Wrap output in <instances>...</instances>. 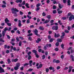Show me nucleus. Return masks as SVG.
Returning <instances> with one entry per match:
<instances>
[{
  "instance_id": "052dcab7",
  "label": "nucleus",
  "mask_w": 74,
  "mask_h": 74,
  "mask_svg": "<svg viewBox=\"0 0 74 74\" xmlns=\"http://www.w3.org/2000/svg\"><path fill=\"white\" fill-rule=\"evenodd\" d=\"M46 73H48L49 71V69L48 68L46 69Z\"/></svg>"
},
{
  "instance_id": "de8ad7c7",
  "label": "nucleus",
  "mask_w": 74,
  "mask_h": 74,
  "mask_svg": "<svg viewBox=\"0 0 74 74\" xmlns=\"http://www.w3.org/2000/svg\"><path fill=\"white\" fill-rule=\"evenodd\" d=\"M56 63H60V61L59 60H56Z\"/></svg>"
},
{
  "instance_id": "3c124183",
  "label": "nucleus",
  "mask_w": 74,
  "mask_h": 74,
  "mask_svg": "<svg viewBox=\"0 0 74 74\" xmlns=\"http://www.w3.org/2000/svg\"><path fill=\"white\" fill-rule=\"evenodd\" d=\"M32 35H33V34L32 33L29 34V35H27V36H28V37H30V36H32Z\"/></svg>"
},
{
  "instance_id": "c9c22d12",
  "label": "nucleus",
  "mask_w": 74,
  "mask_h": 74,
  "mask_svg": "<svg viewBox=\"0 0 74 74\" xmlns=\"http://www.w3.org/2000/svg\"><path fill=\"white\" fill-rule=\"evenodd\" d=\"M45 58V55H43L42 56V59H44Z\"/></svg>"
},
{
  "instance_id": "f704fd0d",
  "label": "nucleus",
  "mask_w": 74,
  "mask_h": 74,
  "mask_svg": "<svg viewBox=\"0 0 74 74\" xmlns=\"http://www.w3.org/2000/svg\"><path fill=\"white\" fill-rule=\"evenodd\" d=\"M64 44H62L61 45V48H62V49H64Z\"/></svg>"
},
{
  "instance_id": "a18cd8bd",
  "label": "nucleus",
  "mask_w": 74,
  "mask_h": 74,
  "mask_svg": "<svg viewBox=\"0 0 74 74\" xmlns=\"http://www.w3.org/2000/svg\"><path fill=\"white\" fill-rule=\"evenodd\" d=\"M29 63H26L25 64H24V66L25 67V66H28V65H29Z\"/></svg>"
},
{
  "instance_id": "6ab92c4d",
  "label": "nucleus",
  "mask_w": 74,
  "mask_h": 74,
  "mask_svg": "<svg viewBox=\"0 0 74 74\" xmlns=\"http://www.w3.org/2000/svg\"><path fill=\"white\" fill-rule=\"evenodd\" d=\"M70 57L72 61H74V57L73 56V55H71L70 56Z\"/></svg>"
},
{
  "instance_id": "338daca9",
  "label": "nucleus",
  "mask_w": 74,
  "mask_h": 74,
  "mask_svg": "<svg viewBox=\"0 0 74 74\" xmlns=\"http://www.w3.org/2000/svg\"><path fill=\"white\" fill-rule=\"evenodd\" d=\"M34 26L33 25H31L30 26V28H34Z\"/></svg>"
},
{
  "instance_id": "473e14b6",
  "label": "nucleus",
  "mask_w": 74,
  "mask_h": 74,
  "mask_svg": "<svg viewBox=\"0 0 74 74\" xmlns=\"http://www.w3.org/2000/svg\"><path fill=\"white\" fill-rule=\"evenodd\" d=\"M58 7L59 8H60V9H61V8H62V6H61V5L60 3H59L58 4Z\"/></svg>"
},
{
  "instance_id": "603ef678",
  "label": "nucleus",
  "mask_w": 74,
  "mask_h": 74,
  "mask_svg": "<svg viewBox=\"0 0 74 74\" xmlns=\"http://www.w3.org/2000/svg\"><path fill=\"white\" fill-rule=\"evenodd\" d=\"M69 69L71 70V69H73V67L71 66H69Z\"/></svg>"
},
{
  "instance_id": "72a5a7b5",
  "label": "nucleus",
  "mask_w": 74,
  "mask_h": 74,
  "mask_svg": "<svg viewBox=\"0 0 74 74\" xmlns=\"http://www.w3.org/2000/svg\"><path fill=\"white\" fill-rule=\"evenodd\" d=\"M23 69H24V67H23V66H22L20 68V70L21 71H23V70H24Z\"/></svg>"
},
{
  "instance_id": "2f4dec72",
  "label": "nucleus",
  "mask_w": 74,
  "mask_h": 74,
  "mask_svg": "<svg viewBox=\"0 0 74 74\" xmlns=\"http://www.w3.org/2000/svg\"><path fill=\"white\" fill-rule=\"evenodd\" d=\"M49 70H50L54 69V67H52L51 66L50 67H49Z\"/></svg>"
},
{
  "instance_id": "bf43d9fd",
  "label": "nucleus",
  "mask_w": 74,
  "mask_h": 74,
  "mask_svg": "<svg viewBox=\"0 0 74 74\" xmlns=\"http://www.w3.org/2000/svg\"><path fill=\"white\" fill-rule=\"evenodd\" d=\"M2 5L1 7L2 8H4L6 7V5Z\"/></svg>"
},
{
  "instance_id": "5fc2aeb1",
  "label": "nucleus",
  "mask_w": 74,
  "mask_h": 74,
  "mask_svg": "<svg viewBox=\"0 0 74 74\" xmlns=\"http://www.w3.org/2000/svg\"><path fill=\"white\" fill-rule=\"evenodd\" d=\"M54 50L56 51H59V49L58 47H57L55 48Z\"/></svg>"
},
{
  "instance_id": "cd10ccee",
  "label": "nucleus",
  "mask_w": 74,
  "mask_h": 74,
  "mask_svg": "<svg viewBox=\"0 0 74 74\" xmlns=\"http://www.w3.org/2000/svg\"><path fill=\"white\" fill-rule=\"evenodd\" d=\"M56 47H59V43L58 42H57L56 43Z\"/></svg>"
},
{
  "instance_id": "39448f33",
  "label": "nucleus",
  "mask_w": 74,
  "mask_h": 74,
  "mask_svg": "<svg viewBox=\"0 0 74 74\" xmlns=\"http://www.w3.org/2000/svg\"><path fill=\"white\" fill-rule=\"evenodd\" d=\"M4 73V70L2 67L0 66V73Z\"/></svg>"
},
{
  "instance_id": "774afa93",
  "label": "nucleus",
  "mask_w": 74,
  "mask_h": 74,
  "mask_svg": "<svg viewBox=\"0 0 74 74\" xmlns=\"http://www.w3.org/2000/svg\"><path fill=\"white\" fill-rule=\"evenodd\" d=\"M62 19L63 20H66V17H63L62 18Z\"/></svg>"
},
{
  "instance_id": "7ed1b4c3",
  "label": "nucleus",
  "mask_w": 74,
  "mask_h": 74,
  "mask_svg": "<svg viewBox=\"0 0 74 74\" xmlns=\"http://www.w3.org/2000/svg\"><path fill=\"white\" fill-rule=\"evenodd\" d=\"M35 30L34 31V32L35 33V34L36 36H40V35L39 34H38V30L37 29H35Z\"/></svg>"
},
{
  "instance_id": "58836bf2",
  "label": "nucleus",
  "mask_w": 74,
  "mask_h": 74,
  "mask_svg": "<svg viewBox=\"0 0 74 74\" xmlns=\"http://www.w3.org/2000/svg\"><path fill=\"white\" fill-rule=\"evenodd\" d=\"M27 17L29 18L28 19H32V17L30 16L29 15H27Z\"/></svg>"
},
{
  "instance_id": "c03bdc74",
  "label": "nucleus",
  "mask_w": 74,
  "mask_h": 74,
  "mask_svg": "<svg viewBox=\"0 0 74 74\" xmlns=\"http://www.w3.org/2000/svg\"><path fill=\"white\" fill-rule=\"evenodd\" d=\"M53 3L54 4H55L57 3V2H56V1L54 0L53 2Z\"/></svg>"
},
{
  "instance_id": "0e129e2a",
  "label": "nucleus",
  "mask_w": 74,
  "mask_h": 74,
  "mask_svg": "<svg viewBox=\"0 0 74 74\" xmlns=\"http://www.w3.org/2000/svg\"><path fill=\"white\" fill-rule=\"evenodd\" d=\"M38 51L39 52H41V51H42V49H39L38 50Z\"/></svg>"
},
{
  "instance_id": "09e8293b",
  "label": "nucleus",
  "mask_w": 74,
  "mask_h": 74,
  "mask_svg": "<svg viewBox=\"0 0 74 74\" xmlns=\"http://www.w3.org/2000/svg\"><path fill=\"white\" fill-rule=\"evenodd\" d=\"M61 21H60V20L58 21V23L60 24V25H62V22H60Z\"/></svg>"
},
{
  "instance_id": "20e7f679",
  "label": "nucleus",
  "mask_w": 74,
  "mask_h": 74,
  "mask_svg": "<svg viewBox=\"0 0 74 74\" xmlns=\"http://www.w3.org/2000/svg\"><path fill=\"white\" fill-rule=\"evenodd\" d=\"M60 35L58 33L56 34V33H54V37H55V38H58L59 37H60Z\"/></svg>"
},
{
  "instance_id": "13d9d810",
  "label": "nucleus",
  "mask_w": 74,
  "mask_h": 74,
  "mask_svg": "<svg viewBox=\"0 0 74 74\" xmlns=\"http://www.w3.org/2000/svg\"><path fill=\"white\" fill-rule=\"evenodd\" d=\"M42 15L43 16H45V15H46V14H45V12H43L42 13Z\"/></svg>"
},
{
  "instance_id": "864d4df0",
  "label": "nucleus",
  "mask_w": 74,
  "mask_h": 74,
  "mask_svg": "<svg viewBox=\"0 0 74 74\" xmlns=\"http://www.w3.org/2000/svg\"><path fill=\"white\" fill-rule=\"evenodd\" d=\"M16 33H18V34H21V32L19 31V30H17Z\"/></svg>"
},
{
  "instance_id": "393cba45",
  "label": "nucleus",
  "mask_w": 74,
  "mask_h": 74,
  "mask_svg": "<svg viewBox=\"0 0 74 74\" xmlns=\"http://www.w3.org/2000/svg\"><path fill=\"white\" fill-rule=\"evenodd\" d=\"M5 33H6V32H5L3 31H2V37H4V36H5Z\"/></svg>"
},
{
  "instance_id": "5701e85b",
  "label": "nucleus",
  "mask_w": 74,
  "mask_h": 74,
  "mask_svg": "<svg viewBox=\"0 0 74 74\" xmlns=\"http://www.w3.org/2000/svg\"><path fill=\"white\" fill-rule=\"evenodd\" d=\"M7 30L8 31V28L7 27H5L3 30V32H6Z\"/></svg>"
},
{
  "instance_id": "680f3d73",
  "label": "nucleus",
  "mask_w": 74,
  "mask_h": 74,
  "mask_svg": "<svg viewBox=\"0 0 74 74\" xmlns=\"http://www.w3.org/2000/svg\"><path fill=\"white\" fill-rule=\"evenodd\" d=\"M19 38H20V39H21L22 40H23L24 39V38H23V37L22 36H19Z\"/></svg>"
},
{
  "instance_id": "6e6552de",
  "label": "nucleus",
  "mask_w": 74,
  "mask_h": 74,
  "mask_svg": "<svg viewBox=\"0 0 74 74\" xmlns=\"http://www.w3.org/2000/svg\"><path fill=\"white\" fill-rule=\"evenodd\" d=\"M12 11H16V12H19V10H18L16 8H13L12 9Z\"/></svg>"
},
{
  "instance_id": "f257e3e1",
  "label": "nucleus",
  "mask_w": 74,
  "mask_h": 74,
  "mask_svg": "<svg viewBox=\"0 0 74 74\" xmlns=\"http://www.w3.org/2000/svg\"><path fill=\"white\" fill-rule=\"evenodd\" d=\"M67 16H70L69 17V21H71L72 20H74V15L71 14V13L69 12Z\"/></svg>"
},
{
  "instance_id": "4468645a",
  "label": "nucleus",
  "mask_w": 74,
  "mask_h": 74,
  "mask_svg": "<svg viewBox=\"0 0 74 74\" xmlns=\"http://www.w3.org/2000/svg\"><path fill=\"white\" fill-rule=\"evenodd\" d=\"M29 65L30 67H32V63H33V61L32 60H30L29 61Z\"/></svg>"
},
{
  "instance_id": "f8f14e48",
  "label": "nucleus",
  "mask_w": 74,
  "mask_h": 74,
  "mask_svg": "<svg viewBox=\"0 0 74 74\" xmlns=\"http://www.w3.org/2000/svg\"><path fill=\"white\" fill-rule=\"evenodd\" d=\"M42 67V64H40L39 66H37V69H39L41 68Z\"/></svg>"
},
{
  "instance_id": "423d86ee",
  "label": "nucleus",
  "mask_w": 74,
  "mask_h": 74,
  "mask_svg": "<svg viewBox=\"0 0 74 74\" xmlns=\"http://www.w3.org/2000/svg\"><path fill=\"white\" fill-rule=\"evenodd\" d=\"M18 61V58H15V59H12V62H16Z\"/></svg>"
},
{
  "instance_id": "f3484780",
  "label": "nucleus",
  "mask_w": 74,
  "mask_h": 74,
  "mask_svg": "<svg viewBox=\"0 0 74 74\" xmlns=\"http://www.w3.org/2000/svg\"><path fill=\"white\" fill-rule=\"evenodd\" d=\"M39 29L40 30H44V28L42 26H40L39 27Z\"/></svg>"
},
{
  "instance_id": "9b49d317",
  "label": "nucleus",
  "mask_w": 74,
  "mask_h": 74,
  "mask_svg": "<svg viewBox=\"0 0 74 74\" xmlns=\"http://www.w3.org/2000/svg\"><path fill=\"white\" fill-rule=\"evenodd\" d=\"M50 22V20H45V21H44L43 22V24H44L45 23H49Z\"/></svg>"
},
{
  "instance_id": "9d476101",
  "label": "nucleus",
  "mask_w": 74,
  "mask_h": 74,
  "mask_svg": "<svg viewBox=\"0 0 74 74\" xmlns=\"http://www.w3.org/2000/svg\"><path fill=\"white\" fill-rule=\"evenodd\" d=\"M18 26L19 27H21L22 26V24H21V20H18Z\"/></svg>"
},
{
  "instance_id": "37998d69",
  "label": "nucleus",
  "mask_w": 74,
  "mask_h": 74,
  "mask_svg": "<svg viewBox=\"0 0 74 74\" xmlns=\"http://www.w3.org/2000/svg\"><path fill=\"white\" fill-rule=\"evenodd\" d=\"M7 25L8 26H11V23H7Z\"/></svg>"
},
{
  "instance_id": "f03ea898",
  "label": "nucleus",
  "mask_w": 74,
  "mask_h": 74,
  "mask_svg": "<svg viewBox=\"0 0 74 74\" xmlns=\"http://www.w3.org/2000/svg\"><path fill=\"white\" fill-rule=\"evenodd\" d=\"M58 25H56V26H53L51 29L52 30H56V31H57L58 30Z\"/></svg>"
},
{
  "instance_id": "49530a36",
  "label": "nucleus",
  "mask_w": 74,
  "mask_h": 74,
  "mask_svg": "<svg viewBox=\"0 0 74 74\" xmlns=\"http://www.w3.org/2000/svg\"><path fill=\"white\" fill-rule=\"evenodd\" d=\"M35 55H36V56L37 58H39V56L37 54V53H36V54H35Z\"/></svg>"
},
{
  "instance_id": "dca6fc26",
  "label": "nucleus",
  "mask_w": 74,
  "mask_h": 74,
  "mask_svg": "<svg viewBox=\"0 0 74 74\" xmlns=\"http://www.w3.org/2000/svg\"><path fill=\"white\" fill-rule=\"evenodd\" d=\"M32 52L34 53V55L37 53V51L36 50H32Z\"/></svg>"
},
{
  "instance_id": "79ce46f5",
  "label": "nucleus",
  "mask_w": 74,
  "mask_h": 74,
  "mask_svg": "<svg viewBox=\"0 0 74 74\" xmlns=\"http://www.w3.org/2000/svg\"><path fill=\"white\" fill-rule=\"evenodd\" d=\"M53 10H55L56 8V6L55 5H53Z\"/></svg>"
},
{
  "instance_id": "6e6d98bb",
  "label": "nucleus",
  "mask_w": 74,
  "mask_h": 74,
  "mask_svg": "<svg viewBox=\"0 0 74 74\" xmlns=\"http://www.w3.org/2000/svg\"><path fill=\"white\" fill-rule=\"evenodd\" d=\"M30 23V19H28L27 20V23Z\"/></svg>"
},
{
  "instance_id": "b1692460",
  "label": "nucleus",
  "mask_w": 74,
  "mask_h": 74,
  "mask_svg": "<svg viewBox=\"0 0 74 74\" xmlns=\"http://www.w3.org/2000/svg\"><path fill=\"white\" fill-rule=\"evenodd\" d=\"M46 47H48L49 46V47H50L51 48L52 47V45L51 44H49L48 45V44H47L46 45Z\"/></svg>"
},
{
  "instance_id": "aec40b11",
  "label": "nucleus",
  "mask_w": 74,
  "mask_h": 74,
  "mask_svg": "<svg viewBox=\"0 0 74 74\" xmlns=\"http://www.w3.org/2000/svg\"><path fill=\"white\" fill-rule=\"evenodd\" d=\"M51 16L50 15H48L46 16V18H48V19L49 20V19H51Z\"/></svg>"
},
{
  "instance_id": "69168bd1",
  "label": "nucleus",
  "mask_w": 74,
  "mask_h": 74,
  "mask_svg": "<svg viewBox=\"0 0 74 74\" xmlns=\"http://www.w3.org/2000/svg\"><path fill=\"white\" fill-rule=\"evenodd\" d=\"M64 32L65 33H69V31L67 30H65Z\"/></svg>"
},
{
  "instance_id": "c85d7f7f",
  "label": "nucleus",
  "mask_w": 74,
  "mask_h": 74,
  "mask_svg": "<svg viewBox=\"0 0 74 74\" xmlns=\"http://www.w3.org/2000/svg\"><path fill=\"white\" fill-rule=\"evenodd\" d=\"M28 60H30L32 58V56L31 55H28Z\"/></svg>"
},
{
  "instance_id": "c756f323",
  "label": "nucleus",
  "mask_w": 74,
  "mask_h": 74,
  "mask_svg": "<svg viewBox=\"0 0 74 74\" xmlns=\"http://www.w3.org/2000/svg\"><path fill=\"white\" fill-rule=\"evenodd\" d=\"M0 41L2 42H5V41L2 38H0Z\"/></svg>"
},
{
  "instance_id": "0eeeda50",
  "label": "nucleus",
  "mask_w": 74,
  "mask_h": 74,
  "mask_svg": "<svg viewBox=\"0 0 74 74\" xmlns=\"http://www.w3.org/2000/svg\"><path fill=\"white\" fill-rule=\"evenodd\" d=\"M57 11L58 12V13L59 14H62V13L63 12V11L60 10V9L59 8L57 9Z\"/></svg>"
},
{
  "instance_id": "4be33fe9",
  "label": "nucleus",
  "mask_w": 74,
  "mask_h": 74,
  "mask_svg": "<svg viewBox=\"0 0 74 74\" xmlns=\"http://www.w3.org/2000/svg\"><path fill=\"white\" fill-rule=\"evenodd\" d=\"M8 64H10V63H11V60H10V59L8 58Z\"/></svg>"
},
{
  "instance_id": "a878e982",
  "label": "nucleus",
  "mask_w": 74,
  "mask_h": 74,
  "mask_svg": "<svg viewBox=\"0 0 74 74\" xmlns=\"http://www.w3.org/2000/svg\"><path fill=\"white\" fill-rule=\"evenodd\" d=\"M53 40H55V39L51 38L50 39L49 42H53Z\"/></svg>"
},
{
  "instance_id": "8fccbe9b",
  "label": "nucleus",
  "mask_w": 74,
  "mask_h": 74,
  "mask_svg": "<svg viewBox=\"0 0 74 74\" xmlns=\"http://www.w3.org/2000/svg\"><path fill=\"white\" fill-rule=\"evenodd\" d=\"M67 29L68 30H70V29H71V27H70V26H68Z\"/></svg>"
},
{
  "instance_id": "e2e57ef3",
  "label": "nucleus",
  "mask_w": 74,
  "mask_h": 74,
  "mask_svg": "<svg viewBox=\"0 0 74 74\" xmlns=\"http://www.w3.org/2000/svg\"><path fill=\"white\" fill-rule=\"evenodd\" d=\"M48 37L49 40H50V39H51V36H50V35L48 36Z\"/></svg>"
},
{
  "instance_id": "a19ab883",
  "label": "nucleus",
  "mask_w": 74,
  "mask_h": 74,
  "mask_svg": "<svg viewBox=\"0 0 74 74\" xmlns=\"http://www.w3.org/2000/svg\"><path fill=\"white\" fill-rule=\"evenodd\" d=\"M32 70H33V69H29L27 70V71H32Z\"/></svg>"
},
{
  "instance_id": "e433bc0d",
  "label": "nucleus",
  "mask_w": 74,
  "mask_h": 74,
  "mask_svg": "<svg viewBox=\"0 0 74 74\" xmlns=\"http://www.w3.org/2000/svg\"><path fill=\"white\" fill-rule=\"evenodd\" d=\"M21 45H22V41H20L19 42V47H21Z\"/></svg>"
},
{
  "instance_id": "4c0bfd02",
  "label": "nucleus",
  "mask_w": 74,
  "mask_h": 74,
  "mask_svg": "<svg viewBox=\"0 0 74 74\" xmlns=\"http://www.w3.org/2000/svg\"><path fill=\"white\" fill-rule=\"evenodd\" d=\"M53 14H56L57 13V12H56V10H54L53 11Z\"/></svg>"
},
{
  "instance_id": "4d7b16f0",
  "label": "nucleus",
  "mask_w": 74,
  "mask_h": 74,
  "mask_svg": "<svg viewBox=\"0 0 74 74\" xmlns=\"http://www.w3.org/2000/svg\"><path fill=\"white\" fill-rule=\"evenodd\" d=\"M28 40H29L30 41L32 40V37H29L28 38Z\"/></svg>"
},
{
  "instance_id": "412c9836",
  "label": "nucleus",
  "mask_w": 74,
  "mask_h": 74,
  "mask_svg": "<svg viewBox=\"0 0 74 74\" xmlns=\"http://www.w3.org/2000/svg\"><path fill=\"white\" fill-rule=\"evenodd\" d=\"M16 66L17 67H20V63H18L16 64Z\"/></svg>"
},
{
  "instance_id": "ddd939ff",
  "label": "nucleus",
  "mask_w": 74,
  "mask_h": 74,
  "mask_svg": "<svg viewBox=\"0 0 74 74\" xmlns=\"http://www.w3.org/2000/svg\"><path fill=\"white\" fill-rule=\"evenodd\" d=\"M57 41L58 42H62V40L60 38L58 39Z\"/></svg>"
},
{
  "instance_id": "1a4fd4ad",
  "label": "nucleus",
  "mask_w": 74,
  "mask_h": 74,
  "mask_svg": "<svg viewBox=\"0 0 74 74\" xmlns=\"http://www.w3.org/2000/svg\"><path fill=\"white\" fill-rule=\"evenodd\" d=\"M37 40H36V43H39V42L41 41V39L40 38H38L37 39Z\"/></svg>"
},
{
  "instance_id": "a211bd4d",
  "label": "nucleus",
  "mask_w": 74,
  "mask_h": 74,
  "mask_svg": "<svg viewBox=\"0 0 74 74\" xmlns=\"http://www.w3.org/2000/svg\"><path fill=\"white\" fill-rule=\"evenodd\" d=\"M70 2H71V1L70 0H68L67 1L68 3V5H71V4L70 3Z\"/></svg>"
},
{
  "instance_id": "bb28decb",
  "label": "nucleus",
  "mask_w": 74,
  "mask_h": 74,
  "mask_svg": "<svg viewBox=\"0 0 74 74\" xmlns=\"http://www.w3.org/2000/svg\"><path fill=\"white\" fill-rule=\"evenodd\" d=\"M14 70H18L19 69V68L18 67H17L16 66H15L14 68Z\"/></svg>"
},
{
  "instance_id": "2eb2a0df",
  "label": "nucleus",
  "mask_w": 74,
  "mask_h": 74,
  "mask_svg": "<svg viewBox=\"0 0 74 74\" xmlns=\"http://www.w3.org/2000/svg\"><path fill=\"white\" fill-rule=\"evenodd\" d=\"M5 23H7L8 22H9L10 21L8 19V18H6L5 19Z\"/></svg>"
},
{
  "instance_id": "ea45409f",
  "label": "nucleus",
  "mask_w": 74,
  "mask_h": 74,
  "mask_svg": "<svg viewBox=\"0 0 74 74\" xmlns=\"http://www.w3.org/2000/svg\"><path fill=\"white\" fill-rule=\"evenodd\" d=\"M41 5V3H39L37 4V5H36V7H39V6H40Z\"/></svg>"
},
{
  "instance_id": "7c9ffc66",
  "label": "nucleus",
  "mask_w": 74,
  "mask_h": 74,
  "mask_svg": "<svg viewBox=\"0 0 74 74\" xmlns=\"http://www.w3.org/2000/svg\"><path fill=\"white\" fill-rule=\"evenodd\" d=\"M25 6H26L27 8H30V7L29 6V4L27 3L25 4Z\"/></svg>"
}]
</instances>
